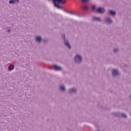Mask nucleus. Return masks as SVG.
I'll use <instances>...</instances> for the list:
<instances>
[{"mask_svg": "<svg viewBox=\"0 0 131 131\" xmlns=\"http://www.w3.org/2000/svg\"><path fill=\"white\" fill-rule=\"evenodd\" d=\"M42 41H43V42H44V43H47V42H48V39L47 38H42Z\"/></svg>", "mask_w": 131, "mask_h": 131, "instance_id": "obj_17", "label": "nucleus"}, {"mask_svg": "<svg viewBox=\"0 0 131 131\" xmlns=\"http://www.w3.org/2000/svg\"><path fill=\"white\" fill-rule=\"evenodd\" d=\"M35 38L36 42H38V43H41L42 42V37L41 36H36Z\"/></svg>", "mask_w": 131, "mask_h": 131, "instance_id": "obj_8", "label": "nucleus"}, {"mask_svg": "<svg viewBox=\"0 0 131 131\" xmlns=\"http://www.w3.org/2000/svg\"><path fill=\"white\" fill-rule=\"evenodd\" d=\"M58 90L60 92L62 93H66V86L64 84H62L59 85Z\"/></svg>", "mask_w": 131, "mask_h": 131, "instance_id": "obj_6", "label": "nucleus"}, {"mask_svg": "<svg viewBox=\"0 0 131 131\" xmlns=\"http://www.w3.org/2000/svg\"><path fill=\"white\" fill-rule=\"evenodd\" d=\"M68 92L69 95H72V94H77V88L75 87L70 88L68 90Z\"/></svg>", "mask_w": 131, "mask_h": 131, "instance_id": "obj_5", "label": "nucleus"}, {"mask_svg": "<svg viewBox=\"0 0 131 131\" xmlns=\"http://www.w3.org/2000/svg\"><path fill=\"white\" fill-rule=\"evenodd\" d=\"M52 2L54 7L60 10H63V7L60 6V4H65L66 3L64 0H52Z\"/></svg>", "mask_w": 131, "mask_h": 131, "instance_id": "obj_2", "label": "nucleus"}, {"mask_svg": "<svg viewBox=\"0 0 131 131\" xmlns=\"http://www.w3.org/2000/svg\"><path fill=\"white\" fill-rule=\"evenodd\" d=\"M120 72L119 70L114 69L112 71V76L114 78H118V77H120Z\"/></svg>", "mask_w": 131, "mask_h": 131, "instance_id": "obj_4", "label": "nucleus"}, {"mask_svg": "<svg viewBox=\"0 0 131 131\" xmlns=\"http://www.w3.org/2000/svg\"><path fill=\"white\" fill-rule=\"evenodd\" d=\"M7 32H8V33H9V32H11V30L8 29V30H7Z\"/></svg>", "mask_w": 131, "mask_h": 131, "instance_id": "obj_23", "label": "nucleus"}, {"mask_svg": "<svg viewBox=\"0 0 131 131\" xmlns=\"http://www.w3.org/2000/svg\"><path fill=\"white\" fill-rule=\"evenodd\" d=\"M108 13L110 14L111 16H116V11L115 10H108Z\"/></svg>", "mask_w": 131, "mask_h": 131, "instance_id": "obj_13", "label": "nucleus"}, {"mask_svg": "<svg viewBox=\"0 0 131 131\" xmlns=\"http://www.w3.org/2000/svg\"><path fill=\"white\" fill-rule=\"evenodd\" d=\"M82 8L83 9V10H89V7L86 6H82Z\"/></svg>", "mask_w": 131, "mask_h": 131, "instance_id": "obj_19", "label": "nucleus"}, {"mask_svg": "<svg viewBox=\"0 0 131 131\" xmlns=\"http://www.w3.org/2000/svg\"><path fill=\"white\" fill-rule=\"evenodd\" d=\"M52 67L54 68V70H56V71H62V67L53 64Z\"/></svg>", "mask_w": 131, "mask_h": 131, "instance_id": "obj_10", "label": "nucleus"}, {"mask_svg": "<svg viewBox=\"0 0 131 131\" xmlns=\"http://www.w3.org/2000/svg\"><path fill=\"white\" fill-rule=\"evenodd\" d=\"M119 52V49L118 48H115L113 50V53H118Z\"/></svg>", "mask_w": 131, "mask_h": 131, "instance_id": "obj_18", "label": "nucleus"}, {"mask_svg": "<svg viewBox=\"0 0 131 131\" xmlns=\"http://www.w3.org/2000/svg\"><path fill=\"white\" fill-rule=\"evenodd\" d=\"M92 20L96 21V22H101L102 21V19H101V18L97 17L96 16H94L92 18Z\"/></svg>", "mask_w": 131, "mask_h": 131, "instance_id": "obj_12", "label": "nucleus"}, {"mask_svg": "<svg viewBox=\"0 0 131 131\" xmlns=\"http://www.w3.org/2000/svg\"><path fill=\"white\" fill-rule=\"evenodd\" d=\"M130 98H131V95H130Z\"/></svg>", "mask_w": 131, "mask_h": 131, "instance_id": "obj_24", "label": "nucleus"}, {"mask_svg": "<svg viewBox=\"0 0 131 131\" xmlns=\"http://www.w3.org/2000/svg\"><path fill=\"white\" fill-rule=\"evenodd\" d=\"M104 22L106 24H108V25H111L112 23H113V20L111 19V18L109 17H105Z\"/></svg>", "mask_w": 131, "mask_h": 131, "instance_id": "obj_7", "label": "nucleus"}, {"mask_svg": "<svg viewBox=\"0 0 131 131\" xmlns=\"http://www.w3.org/2000/svg\"><path fill=\"white\" fill-rule=\"evenodd\" d=\"M66 12L67 13H69V14H73V12H72L71 11H68L66 10Z\"/></svg>", "mask_w": 131, "mask_h": 131, "instance_id": "obj_22", "label": "nucleus"}, {"mask_svg": "<svg viewBox=\"0 0 131 131\" xmlns=\"http://www.w3.org/2000/svg\"><path fill=\"white\" fill-rule=\"evenodd\" d=\"M82 3H88L90 0H81Z\"/></svg>", "mask_w": 131, "mask_h": 131, "instance_id": "obj_21", "label": "nucleus"}, {"mask_svg": "<svg viewBox=\"0 0 131 131\" xmlns=\"http://www.w3.org/2000/svg\"><path fill=\"white\" fill-rule=\"evenodd\" d=\"M15 68V66L13 64H10L8 67V71H12V70H14Z\"/></svg>", "mask_w": 131, "mask_h": 131, "instance_id": "obj_14", "label": "nucleus"}, {"mask_svg": "<svg viewBox=\"0 0 131 131\" xmlns=\"http://www.w3.org/2000/svg\"><path fill=\"white\" fill-rule=\"evenodd\" d=\"M92 11H95L96 10L97 8L96 7V6H92Z\"/></svg>", "mask_w": 131, "mask_h": 131, "instance_id": "obj_20", "label": "nucleus"}, {"mask_svg": "<svg viewBox=\"0 0 131 131\" xmlns=\"http://www.w3.org/2000/svg\"><path fill=\"white\" fill-rule=\"evenodd\" d=\"M112 115H114L115 117H121V113L120 112H113L111 113Z\"/></svg>", "mask_w": 131, "mask_h": 131, "instance_id": "obj_11", "label": "nucleus"}, {"mask_svg": "<svg viewBox=\"0 0 131 131\" xmlns=\"http://www.w3.org/2000/svg\"><path fill=\"white\" fill-rule=\"evenodd\" d=\"M61 38L65 47H67L69 50H71V49H72V46H71V44H70V42H69L68 39L66 38V35H65L64 33L61 34Z\"/></svg>", "mask_w": 131, "mask_h": 131, "instance_id": "obj_1", "label": "nucleus"}, {"mask_svg": "<svg viewBox=\"0 0 131 131\" xmlns=\"http://www.w3.org/2000/svg\"><path fill=\"white\" fill-rule=\"evenodd\" d=\"M121 117H123L124 118H127V116H126L124 113H121Z\"/></svg>", "mask_w": 131, "mask_h": 131, "instance_id": "obj_16", "label": "nucleus"}, {"mask_svg": "<svg viewBox=\"0 0 131 131\" xmlns=\"http://www.w3.org/2000/svg\"><path fill=\"white\" fill-rule=\"evenodd\" d=\"M19 2V0H10L9 1V3L10 5H13L14 4H16V3H18Z\"/></svg>", "mask_w": 131, "mask_h": 131, "instance_id": "obj_15", "label": "nucleus"}, {"mask_svg": "<svg viewBox=\"0 0 131 131\" xmlns=\"http://www.w3.org/2000/svg\"><path fill=\"white\" fill-rule=\"evenodd\" d=\"M105 11L104 7H99L97 9L96 12L99 13V14H104Z\"/></svg>", "mask_w": 131, "mask_h": 131, "instance_id": "obj_9", "label": "nucleus"}, {"mask_svg": "<svg viewBox=\"0 0 131 131\" xmlns=\"http://www.w3.org/2000/svg\"><path fill=\"white\" fill-rule=\"evenodd\" d=\"M73 60L75 64L80 65V64L82 63V56L79 54H76L74 56Z\"/></svg>", "mask_w": 131, "mask_h": 131, "instance_id": "obj_3", "label": "nucleus"}]
</instances>
